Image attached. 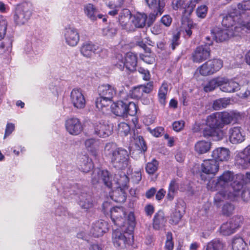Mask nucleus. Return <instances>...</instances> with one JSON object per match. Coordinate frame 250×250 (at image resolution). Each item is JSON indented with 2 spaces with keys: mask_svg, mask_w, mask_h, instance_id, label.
Returning <instances> with one entry per match:
<instances>
[{
  "mask_svg": "<svg viewBox=\"0 0 250 250\" xmlns=\"http://www.w3.org/2000/svg\"><path fill=\"white\" fill-rule=\"evenodd\" d=\"M208 8L205 5H202L196 9V15L198 18L204 19L205 18L207 14Z\"/></svg>",
  "mask_w": 250,
  "mask_h": 250,
  "instance_id": "nucleus-60",
  "label": "nucleus"
},
{
  "mask_svg": "<svg viewBox=\"0 0 250 250\" xmlns=\"http://www.w3.org/2000/svg\"><path fill=\"white\" fill-rule=\"evenodd\" d=\"M229 151L228 149L224 147H219L212 151L211 156L213 159L216 161H225L229 160Z\"/></svg>",
  "mask_w": 250,
  "mask_h": 250,
  "instance_id": "nucleus-27",
  "label": "nucleus"
},
{
  "mask_svg": "<svg viewBox=\"0 0 250 250\" xmlns=\"http://www.w3.org/2000/svg\"><path fill=\"white\" fill-rule=\"evenodd\" d=\"M206 250H225V244L219 240H213L208 243Z\"/></svg>",
  "mask_w": 250,
  "mask_h": 250,
  "instance_id": "nucleus-47",
  "label": "nucleus"
},
{
  "mask_svg": "<svg viewBox=\"0 0 250 250\" xmlns=\"http://www.w3.org/2000/svg\"><path fill=\"white\" fill-rule=\"evenodd\" d=\"M222 24L223 27L230 30L232 29L233 31L236 26L241 27V30L244 28L250 29V21L243 20L235 8L230 10L229 13L223 18Z\"/></svg>",
  "mask_w": 250,
  "mask_h": 250,
  "instance_id": "nucleus-5",
  "label": "nucleus"
},
{
  "mask_svg": "<svg viewBox=\"0 0 250 250\" xmlns=\"http://www.w3.org/2000/svg\"><path fill=\"white\" fill-rule=\"evenodd\" d=\"M62 35L65 43L70 46H76L80 41L79 31L75 27H65L62 31Z\"/></svg>",
  "mask_w": 250,
  "mask_h": 250,
  "instance_id": "nucleus-9",
  "label": "nucleus"
},
{
  "mask_svg": "<svg viewBox=\"0 0 250 250\" xmlns=\"http://www.w3.org/2000/svg\"><path fill=\"white\" fill-rule=\"evenodd\" d=\"M125 57L121 54H117L113 60V64L121 70H123L125 67Z\"/></svg>",
  "mask_w": 250,
  "mask_h": 250,
  "instance_id": "nucleus-52",
  "label": "nucleus"
},
{
  "mask_svg": "<svg viewBox=\"0 0 250 250\" xmlns=\"http://www.w3.org/2000/svg\"><path fill=\"white\" fill-rule=\"evenodd\" d=\"M127 174L131 176V179L133 182L136 184L139 183L142 179V174L140 170H137L130 173V170L127 172Z\"/></svg>",
  "mask_w": 250,
  "mask_h": 250,
  "instance_id": "nucleus-58",
  "label": "nucleus"
},
{
  "mask_svg": "<svg viewBox=\"0 0 250 250\" xmlns=\"http://www.w3.org/2000/svg\"><path fill=\"white\" fill-rule=\"evenodd\" d=\"M100 142L95 139H88L85 141V146L87 150L94 156L98 155Z\"/></svg>",
  "mask_w": 250,
  "mask_h": 250,
  "instance_id": "nucleus-34",
  "label": "nucleus"
},
{
  "mask_svg": "<svg viewBox=\"0 0 250 250\" xmlns=\"http://www.w3.org/2000/svg\"><path fill=\"white\" fill-rule=\"evenodd\" d=\"M121 194L118 196L117 195L119 194V190L114 191L113 195L111 196L112 199L116 202H124L126 199L125 195L122 190H121Z\"/></svg>",
  "mask_w": 250,
  "mask_h": 250,
  "instance_id": "nucleus-61",
  "label": "nucleus"
},
{
  "mask_svg": "<svg viewBox=\"0 0 250 250\" xmlns=\"http://www.w3.org/2000/svg\"><path fill=\"white\" fill-rule=\"evenodd\" d=\"M24 50L25 53L31 58H35L40 53L39 46L37 42H28L25 45Z\"/></svg>",
  "mask_w": 250,
  "mask_h": 250,
  "instance_id": "nucleus-31",
  "label": "nucleus"
},
{
  "mask_svg": "<svg viewBox=\"0 0 250 250\" xmlns=\"http://www.w3.org/2000/svg\"><path fill=\"white\" fill-rule=\"evenodd\" d=\"M79 200V205L84 209L90 208L93 206L91 196L86 193L80 195Z\"/></svg>",
  "mask_w": 250,
  "mask_h": 250,
  "instance_id": "nucleus-40",
  "label": "nucleus"
},
{
  "mask_svg": "<svg viewBox=\"0 0 250 250\" xmlns=\"http://www.w3.org/2000/svg\"><path fill=\"white\" fill-rule=\"evenodd\" d=\"M126 103L120 101L111 105L112 112L116 116H124L126 115Z\"/></svg>",
  "mask_w": 250,
  "mask_h": 250,
  "instance_id": "nucleus-33",
  "label": "nucleus"
},
{
  "mask_svg": "<svg viewBox=\"0 0 250 250\" xmlns=\"http://www.w3.org/2000/svg\"><path fill=\"white\" fill-rule=\"evenodd\" d=\"M12 42L10 39H6L0 42V54L6 53L9 54L12 49Z\"/></svg>",
  "mask_w": 250,
  "mask_h": 250,
  "instance_id": "nucleus-51",
  "label": "nucleus"
},
{
  "mask_svg": "<svg viewBox=\"0 0 250 250\" xmlns=\"http://www.w3.org/2000/svg\"><path fill=\"white\" fill-rule=\"evenodd\" d=\"M33 7L31 3L23 2L15 6L13 11V19L17 26L27 23L32 14Z\"/></svg>",
  "mask_w": 250,
  "mask_h": 250,
  "instance_id": "nucleus-4",
  "label": "nucleus"
},
{
  "mask_svg": "<svg viewBox=\"0 0 250 250\" xmlns=\"http://www.w3.org/2000/svg\"><path fill=\"white\" fill-rule=\"evenodd\" d=\"M226 191H220L215 195L214 200V203L217 207H219V203L225 199L226 195Z\"/></svg>",
  "mask_w": 250,
  "mask_h": 250,
  "instance_id": "nucleus-63",
  "label": "nucleus"
},
{
  "mask_svg": "<svg viewBox=\"0 0 250 250\" xmlns=\"http://www.w3.org/2000/svg\"><path fill=\"white\" fill-rule=\"evenodd\" d=\"M92 181L94 184L103 182L107 187L112 186L111 177L107 170L95 169L92 176Z\"/></svg>",
  "mask_w": 250,
  "mask_h": 250,
  "instance_id": "nucleus-18",
  "label": "nucleus"
},
{
  "mask_svg": "<svg viewBox=\"0 0 250 250\" xmlns=\"http://www.w3.org/2000/svg\"><path fill=\"white\" fill-rule=\"evenodd\" d=\"M124 0H109L106 2L107 6L111 9H115L108 12V14L112 16H115L117 14L118 8L122 7Z\"/></svg>",
  "mask_w": 250,
  "mask_h": 250,
  "instance_id": "nucleus-41",
  "label": "nucleus"
},
{
  "mask_svg": "<svg viewBox=\"0 0 250 250\" xmlns=\"http://www.w3.org/2000/svg\"><path fill=\"white\" fill-rule=\"evenodd\" d=\"M179 188V185L175 180H172L169 183L167 198L169 200H172Z\"/></svg>",
  "mask_w": 250,
  "mask_h": 250,
  "instance_id": "nucleus-45",
  "label": "nucleus"
},
{
  "mask_svg": "<svg viewBox=\"0 0 250 250\" xmlns=\"http://www.w3.org/2000/svg\"><path fill=\"white\" fill-rule=\"evenodd\" d=\"M114 181L121 188H124L127 187L129 178L124 173H121L119 174L115 175Z\"/></svg>",
  "mask_w": 250,
  "mask_h": 250,
  "instance_id": "nucleus-44",
  "label": "nucleus"
},
{
  "mask_svg": "<svg viewBox=\"0 0 250 250\" xmlns=\"http://www.w3.org/2000/svg\"><path fill=\"white\" fill-rule=\"evenodd\" d=\"M223 62L221 59H214L205 62L198 70L201 75L208 76L219 71L223 67Z\"/></svg>",
  "mask_w": 250,
  "mask_h": 250,
  "instance_id": "nucleus-7",
  "label": "nucleus"
},
{
  "mask_svg": "<svg viewBox=\"0 0 250 250\" xmlns=\"http://www.w3.org/2000/svg\"><path fill=\"white\" fill-rule=\"evenodd\" d=\"M241 31V27L236 26L233 31L232 29H228L223 27L222 29L218 28L214 31V37L216 42H222L225 41L229 38L239 35Z\"/></svg>",
  "mask_w": 250,
  "mask_h": 250,
  "instance_id": "nucleus-8",
  "label": "nucleus"
},
{
  "mask_svg": "<svg viewBox=\"0 0 250 250\" xmlns=\"http://www.w3.org/2000/svg\"><path fill=\"white\" fill-rule=\"evenodd\" d=\"M7 22L5 18L0 15V41L5 36L7 29Z\"/></svg>",
  "mask_w": 250,
  "mask_h": 250,
  "instance_id": "nucleus-56",
  "label": "nucleus"
},
{
  "mask_svg": "<svg viewBox=\"0 0 250 250\" xmlns=\"http://www.w3.org/2000/svg\"><path fill=\"white\" fill-rule=\"evenodd\" d=\"M111 219L113 223L119 227H125V212L121 207H115L110 209Z\"/></svg>",
  "mask_w": 250,
  "mask_h": 250,
  "instance_id": "nucleus-17",
  "label": "nucleus"
},
{
  "mask_svg": "<svg viewBox=\"0 0 250 250\" xmlns=\"http://www.w3.org/2000/svg\"><path fill=\"white\" fill-rule=\"evenodd\" d=\"M130 131V127L125 123H121L118 125L119 133L122 135L126 136Z\"/></svg>",
  "mask_w": 250,
  "mask_h": 250,
  "instance_id": "nucleus-59",
  "label": "nucleus"
},
{
  "mask_svg": "<svg viewBox=\"0 0 250 250\" xmlns=\"http://www.w3.org/2000/svg\"><path fill=\"white\" fill-rule=\"evenodd\" d=\"M168 91V85L166 83H163L158 92V99L160 103L164 105L166 104V96Z\"/></svg>",
  "mask_w": 250,
  "mask_h": 250,
  "instance_id": "nucleus-48",
  "label": "nucleus"
},
{
  "mask_svg": "<svg viewBox=\"0 0 250 250\" xmlns=\"http://www.w3.org/2000/svg\"><path fill=\"white\" fill-rule=\"evenodd\" d=\"M219 168L218 162L213 159L205 160L201 165V171L203 173L213 176L217 173Z\"/></svg>",
  "mask_w": 250,
  "mask_h": 250,
  "instance_id": "nucleus-22",
  "label": "nucleus"
},
{
  "mask_svg": "<svg viewBox=\"0 0 250 250\" xmlns=\"http://www.w3.org/2000/svg\"><path fill=\"white\" fill-rule=\"evenodd\" d=\"M174 244L172 241V235L170 232H168L167 234V240L165 243V248L167 250H172L173 249Z\"/></svg>",
  "mask_w": 250,
  "mask_h": 250,
  "instance_id": "nucleus-62",
  "label": "nucleus"
},
{
  "mask_svg": "<svg viewBox=\"0 0 250 250\" xmlns=\"http://www.w3.org/2000/svg\"><path fill=\"white\" fill-rule=\"evenodd\" d=\"M185 211V208L181 205H177L175 211L171 216V221L174 224H177L181 220Z\"/></svg>",
  "mask_w": 250,
  "mask_h": 250,
  "instance_id": "nucleus-38",
  "label": "nucleus"
},
{
  "mask_svg": "<svg viewBox=\"0 0 250 250\" xmlns=\"http://www.w3.org/2000/svg\"><path fill=\"white\" fill-rule=\"evenodd\" d=\"M125 62L126 68L130 71H133L136 69L137 63V58L135 54L128 52L125 56Z\"/></svg>",
  "mask_w": 250,
  "mask_h": 250,
  "instance_id": "nucleus-32",
  "label": "nucleus"
},
{
  "mask_svg": "<svg viewBox=\"0 0 250 250\" xmlns=\"http://www.w3.org/2000/svg\"><path fill=\"white\" fill-rule=\"evenodd\" d=\"M80 168L84 172H87L93 167L91 160L87 156H83L80 160Z\"/></svg>",
  "mask_w": 250,
  "mask_h": 250,
  "instance_id": "nucleus-43",
  "label": "nucleus"
},
{
  "mask_svg": "<svg viewBox=\"0 0 250 250\" xmlns=\"http://www.w3.org/2000/svg\"><path fill=\"white\" fill-rule=\"evenodd\" d=\"M236 9L238 10L239 14L243 20L250 21V16H249V19H245L246 17V14L245 13V12L246 11L250 10V0L246 1H243L239 3L237 5V7Z\"/></svg>",
  "mask_w": 250,
  "mask_h": 250,
  "instance_id": "nucleus-39",
  "label": "nucleus"
},
{
  "mask_svg": "<svg viewBox=\"0 0 250 250\" xmlns=\"http://www.w3.org/2000/svg\"><path fill=\"white\" fill-rule=\"evenodd\" d=\"M243 223V218L241 216L234 217L229 221L223 224L220 227V232L224 235L233 233L235 229Z\"/></svg>",
  "mask_w": 250,
  "mask_h": 250,
  "instance_id": "nucleus-10",
  "label": "nucleus"
},
{
  "mask_svg": "<svg viewBox=\"0 0 250 250\" xmlns=\"http://www.w3.org/2000/svg\"><path fill=\"white\" fill-rule=\"evenodd\" d=\"M146 2L149 7L154 11L156 15H161L163 11L165 4L163 2H158L157 0H146Z\"/></svg>",
  "mask_w": 250,
  "mask_h": 250,
  "instance_id": "nucleus-36",
  "label": "nucleus"
},
{
  "mask_svg": "<svg viewBox=\"0 0 250 250\" xmlns=\"http://www.w3.org/2000/svg\"><path fill=\"white\" fill-rule=\"evenodd\" d=\"M108 223L104 220L96 221L92 224L90 234L95 237L102 236L108 230Z\"/></svg>",
  "mask_w": 250,
  "mask_h": 250,
  "instance_id": "nucleus-20",
  "label": "nucleus"
},
{
  "mask_svg": "<svg viewBox=\"0 0 250 250\" xmlns=\"http://www.w3.org/2000/svg\"><path fill=\"white\" fill-rule=\"evenodd\" d=\"M128 221L129 225L127 228H122L121 230L117 229L112 233V243L116 248L124 249L128 244L129 236L132 234L135 227V218L133 214L128 215Z\"/></svg>",
  "mask_w": 250,
  "mask_h": 250,
  "instance_id": "nucleus-3",
  "label": "nucleus"
},
{
  "mask_svg": "<svg viewBox=\"0 0 250 250\" xmlns=\"http://www.w3.org/2000/svg\"><path fill=\"white\" fill-rule=\"evenodd\" d=\"M65 127L66 131L71 135H78L83 129L80 120L75 117H71L65 121Z\"/></svg>",
  "mask_w": 250,
  "mask_h": 250,
  "instance_id": "nucleus-16",
  "label": "nucleus"
},
{
  "mask_svg": "<svg viewBox=\"0 0 250 250\" xmlns=\"http://www.w3.org/2000/svg\"><path fill=\"white\" fill-rule=\"evenodd\" d=\"M236 161L238 165L243 166L248 163L250 161V145L238 153L236 157Z\"/></svg>",
  "mask_w": 250,
  "mask_h": 250,
  "instance_id": "nucleus-29",
  "label": "nucleus"
},
{
  "mask_svg": "<svg viewBox=\"0 0 250 250\" xmlns=\"http://www.w3.org/2000/svg\"><path fill=\"white\" fill-rule=\"evenodd\" d=\"M218 113L223 128L225 125H229L232 122H237L241 118L240 113L235 111L219 112Z\"/></svg>",
  "mask_w": 250,
  "mask_h": 250,
  "instance_id": "nucleus-19",
  "label": "nucleus"
},
{
  "mask_svg": "<svg viewBox=\"0 0 250 250\" xmlns=\"http://www.w3.org/2000/svg\"><path fill=\"white\" fill-rule=\"evenodd\" d=\"M166 220L164 217V214L163 211H158L154 216L153 219V228L155 229H159L162 227Z\"/></svg>",
  "mask_w": 250,
  "mask_h": 250,
  "instance_id": "nucleus-42",
  "label": "nucleus"
},
{
  "mask_svg": "<svg viewBox=\"0 0 250 250\" xmlns=\"http://www.w3.org/2000/svg\"><path fill=\"white\" fill-rule=\"evenodd\" d=\"M104 155L116 168L125 169L129 164L128 151L125 148L118 147L115 143H107L104 146Z\"/></svg>",
  "mask_w": 250,
  "mask_h": 250,
  "instance_id": "nucleus-1",
  "label": "nucleus"
},
{
  "mask_svg": "<svg viewBox=\"0 0 250 250\" xmlns=\"http://www.w3.org/2000/svg\"><path fill=\"white\" fill-rule=\"evenodd\" d=\"M132 17L130 11L127 9H123L120 13L119 21L123 29L127 31V28L130 26Z\"/></svg>",
  "mask_w": 250,
  "mask_h": 250,
  "instance_id": "nucleus-28",
  "label": "nucleus"
},
{
  "mask_svg": "<svg viewBox=\"0 0 250 250\" xmlns=\"http://www.w3.org/2000/svg\"><path fill=\"white\" fill-rule=\"evenodd\" d=\"M221 77H218L210 80L204 87V90L207 92H210L213 90L216 87H219L221 85Z\"/></svg>",
  "mask_w": 250,
  "mask_h": 250,
  "instance_id": "nucleus-50",
  "label": "nucleus"
},
{
  "mask_svg": "<svg viewBox=\"0 0 250 250\" xmlns=\"http://www.w3.org/2000/svg\"><path fill=\"white\" fill-rule=\"evenodd\" d=\"M83 11L84 15L92 21H96L97 19H103V21H106L104 15L100 13L98 8L92 3H88L83 6Z\"/></svg>",
  "mask_w": 250,
  "mask_h": 250,
  "instance_id": "nucleus-14",
  "label": "nucleus"
},
{
  "mask_svg": "<svg viewBox=\"0 0 250 250\" xmlns=\"http://www.w3.org/2000/svg\"><path fill=\"white\" fill-rule=\"evenodd\" d=\"M135 144L138 147L144 151H146V146L143 138L142 136H137L135 139Z\"/></svg>",
  "mask_w": 250,
  "mask_h": 250,
  "instance_id": "nucleus-64",
  "label": "nucleus"
},
{
  "mask_svg": "<svg viewBox=\"0 0 250 250\" xmlns=\"http://www.w3.org/2000/svg\"><path fill=\"white\" fill-rule=\"evenodd\" d=\"M158 162L153 159L151 162L148 163L146 167V171L149 174H154L157 170Z\"/></svg>",
  "mask_w": 250,
  "mask_h": 250,
  "instance_id": "nucleus-55",
  "label": "nucleus"
},
{
  "mask_svg": "<svg viewBox=\"0 0 250 250\" xmlns=\"http://www.w3.org/2000/svg\"><path fill=\"white\" fill-rule=\"evenodd\" d=\"M211 147V143L206 141H200L195 145V150L199 154H204L208 152Z\"/></svg>",
  "mask_w": 250,
  "mask_h": 250,
  "instance_id": "nucleus-37",
  "label": "nucleus"
},
{
  "mask_svg": "<svg viewBox=\"0 0 250 250\" xmlns=\"http://www.w3.org/2000/svg\"><path fill=\"white\" fill-rule=\"evenodd\" d=\"M112 101V99H108L105 96H101L97 98L96 106L99 110H103L104 107L108 106Z\"/></svg>",
  "mask_w": 250,
  "mask_h": 250,
  "instance_id": "nucleus-49",
  "label": "nucleus"
},
{
  "mask_svg": "<svg viewBox=\"0 0 250 250\" xmlns=\"http://www.w3.org/2000/svg\"><path fill=\"white\" fill-rule=\"evenodd\" d=\"M229 188V192L233 191V194L234 196H239L243 188V183L241 182L236 181L231 184Z\"/></svg>",
  "mask_w": 250,
  "mask_h": 250,
  "instance_id": "nucleus-53",
  "label": "nucleus"
},
{
  "mask_svg": "<svg viewBox=\"0 0 250 250\" xmlns=\"http://www.w3.org/2000/svg\"><path fill=\"white\" fill-rule=\"evenodd\" d=\"M232 250H248V244L241 237H234L231 243Z\"/></svg>",
  "mask_w": 250,
  "mask_h": 250,
  "instance_id": "nucleus-35",
  "label": "nucleus"
},
{
  "mask_svg": "<svg viewBox=\"0 0 250 250\" xmlns=\"http://www.w3.org/2000/svg\"><path fill=\"white\" fill-rule=\"evenodd\" d=\"M212 44V43L207 42L204 45H201L196 47L192 53V60L195 62L200 63L210 56V50L208 46Z\"/></svg>",
  "mask_w": 250,
  "mask_h": 250,
  "instance_id": "nucleus-12",
  "label": "nucleus"
},
{
  "mask_svg": "<svg viewBox=\"0 0 250 250\" xmlns=\"http://www.w3.org/2000/svg\"><path fill=\"white\" fill-rule=\"evenodd\" d=\"M93 133L101 138H105L111 133L109 125L103 120H97L92 124Z\"/></svg>",
  "mask_w": 250,
  "mask_h": 250,
  "instance_id": "nucleus-11",
  "label": "nucleus"
},
{
  "mask_svg": "<svg viewBox=\"0 0 250 250\" xmlns=\"http://www.w3.org/2000/svg\"><path fill=\"white\" fill-rule=\"evenodd\" d=\"M70 101L74 107L83 109L86 104L85 97L82 90L80 88H74L70 93Z\"/></svg>",
  "mask_w": 250,
  "mask_h": 250,
  "instance_id": "nucleus-15",
  "label": "nucleus"
},
{
  "mask_svg": "<svg viewBox=\"0 0 250 250\" xmlns=\"http://www.w3.org/2000/svg\"><path fill=\"white\" fill-rule=\"evenodd\" d=\"M229 134V140L232 144H239L245 140V132L241 127L235 126L230 128Z\"/></svg>",
  "mask_w": 250,
  "mask_h": 250,
  "instance_id": "nucleus-21",
  "label": "nucleus"
},
{
  "mask_svg": "<svg viewBox=\"0 0 250 250\" xmlns=\"http://www.w3.org/2000/svg\"><path fill=\"white\" fill-rule=\"evenodd\" d=\"M117 32V28L114 24H110L108 26L104 28L102 31L103 36L107 38L114 37Z\"/></svg>",
  "mask_w": 250,
  "mask_h": 250,
  "instance_id": "nucleus-54",
  "label": "nucleus"
},
{
  "mask_svg": "<svg viewBox=\"0 0 250 250\" xmlns=\"http://www.w3.org/2000/svg\"><path fill=\"white\" fill-rule=\"evenodd\" d=\"M137 106L134 103L130 102L126 103V115L128 114L130 116H134L137 112Z\"/></svg>",
  "mask_w": 250,
  "mask_h": 250,
  "instance_id": "nucleus-57",
  "label": "nucleus"
},
{
  "mask_svg": "<svg viewBox=\"0 0 250 250\" xmlns=\"http://www.w3.org/2000/svg\"><path fill=\"white\" fill-rule=\"evenodd\" d=\"M99 47L91 42H85L83 44L81 48V53L84 57L90 58L96 53Z\"/></svg>",
  "mask_w": 250,
  "mask_h": 250,
  "instance_id": "nucleus-30",
  "label": "nucleus"
},
{
  "mask_svg": "<svg viewBox=\"0 0 250 250\" xmlns=\"http://www.w3.org/2000/svg\"><path fill=\"white\" fill-rule=\"evenodd\" d=\"M220 80V89L223 92L232 93L240 89L239 83L233 80L222 77Z\"/></svg>",
  "mask_w": 250,
  "mask_h": 250,
  "instance_id": "nucleus-25",
  "label": "nucleus"
},
{
  "mask_svg": "<svg viewBox=\"0 0 250 250\" xmlns=\"http://www.w3.org/2000/svg\"><path fill=\"white\" fill-rule=\"evenodd\" d=\"M229 104V99L226 98H220L213 102L212 108L215 110H218L223 108H226Z\"/></svg>",
  "mask_w": 250,
  "mask_h": 250,
  "instance_id": "nucleus-46",
  "label": "nucleus"
},
{
  "mask_svg": "<svg viewBox=\"0 0 250 250\" xmlns=\"http://www.w3.org/2000/svg\"><path fill=\"white\" fill-rule=\"evenodd\" d=\"M153 88V82H149L146 85H139L131 90V96L132 98L139 99L143 96L144 93H150Z\"/></svg>",
  "mask_w": 250,
  "mask_h": 250,
  "instance_id": "nucleus-24",
  "label": "nucleus"
},
{
  "mask_svg": "<svg viewBox=\"0 0 250 250\" xmlns=\"http://www.w3.org/2000/svg\"><path fill=\"white\" fill-rule=\"evenodd\" d=\"M147 16L145 14H137L131 18V24L127 28V31H134L137 28H142L145 24Z\"/></svg>",
  "mask_w": 250,
  "mask_h": 250,
  "instance_id": "nucleus-23",
  "label": "nucleus"
},
{
  "mask_svg": "<svg viewBox=\"0 0 250 250\" xmlns=\"http://www.w3.org/2000/svg\"><path fill=\"white\" fill-rule=\"evenodd\" d=\"M187 0H173L172 5L174 10L182 9L183 13L190 15L193 11L199 0H191L189 2Z\"/></svg>",
  "mask_w": 250,
  "mask_h": 250,
  "instance_id": "nucleus-13",
  "label": "nucleus"
},
{
  "mask_svg": "<svg viewBox=\"0 0 250 250\" xmlns=\"http://www.w3.org/2000/svg\"><path fill=\"white\" fill-rule=\"evenodd\" d=\"M207 127L203 130L205 137H212L214 141L223 139L224 132L223 126L218 112H215L208 116L206 119Z\"/></svg>",
  "mask_w": 250,
  "mask_h": 250,
  "instance_id": "nucleus-2",
  "label": "nucleus"
},
{
  "mask_svg": "<svg viewBox=\"0 0 250 250\" xmlns=\"http://www.w3.org/2000/svg\"><path fill=\"white\" fill-rule=\"evenodd\" d=\"M98 92L100 96H105L108 99H112L116 95L115 88L108 84L100 85L98 87Z\"/></svg>",
  "mask_w": 250,
  "mask_h": 250,
  "instance_id": "nucleus-26",
  "label": "nucleus"
},
{
  "mask_svg": "<svg viewBox=\"0 0 250 250\" xmlns=\"http://www.w3.org/2000/svg\"><path fill=\"white\" fill-rule=\"evenodd\" d=\"M234 179L233 173L229 171H225L218 177L216 181L210 180L207 184V188L211 190H218L229 188Z\"/></svg>",
  "mask_w": 250,
  "mask_h": 250,
  "instance_id": "nucleus-6",
  "label": "nucleus"
}]
</instances>
